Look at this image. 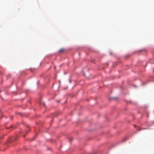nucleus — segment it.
Returning <instances> with one entry per match:
<instances>
[{"mask_svg": "<svg viewBox=\"0 0 154 154\" xmlns=\"http://www.w3.org/2000/svg\"><path fill=\"white\" fill-rule=\"evenodd\" d=\"M1 92V90H0V93Z\"/></svg>", "mask_w": 154, "mask_h": 154, "instance_id": "obj_3", "label": "nucleus"}, {"mask_svg": "<svg viewBox=\"0 0 154 154\" xmlns=\"http://www.w3.org/2000/svg\"><path fill=\"white\" fill-rule=\"evenodd\" d=\"M65 51L64 49H61L59 50L58 52L59 53H61Z\"/></svg>", "mask_w": 154, "mask_h": 154, "instance_id": "obj_1", "label": "nucleus"}, {"mask_svg": "<svg viewBox=\"0 0 154 154\" xmlns=\"http://www.w3.org/2000/svg\"><path fill=\"white\" fill-rule=\"evenodd\" d=\"M11 127H9V128H8V129H9V128H11Z\"/></svg>", "mask_w": 154, "mask_h": 154, "instance_id": "obj_2", "label": "nucleus"}]
</instances>
